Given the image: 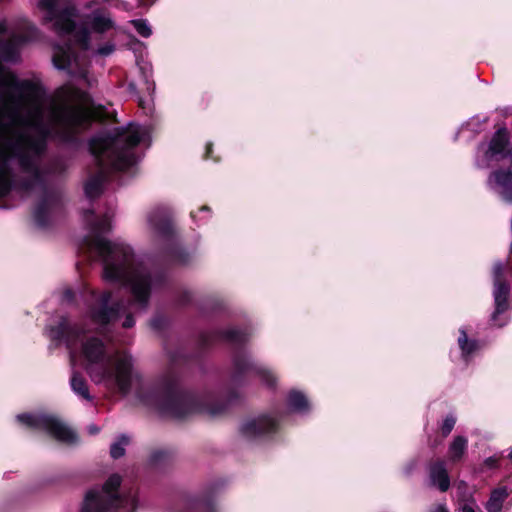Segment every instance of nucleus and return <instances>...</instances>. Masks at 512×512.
Instances as JSON below:
<instances>
[{
  "mask_svg": "<svg viewBox=\"0 0 512 512\" xmlns=\"http://www.w3.org/2000/svg\"><path fill=\"white\" fill-rule=\"evenodd\" d=\"M29 30L31 35L27 37L0 44L4 61H15L16 44L36 36V27ZM92 119L90 96L85 91L62 87L56 99L47 100L40 85L20 80L0 67V196L11 190L17 166L26 174L19 189L27 196L37 197L35 221L41 227L47 225L61 207V193L55 181L67 169L62 159L42 165L48 139L75 142Z\"/></svg>",
  "mask_w": 512,
  "mask_h": 512,
  "instance_id": "1",
  "label": "nucleus"
},
{
  "mask_svg": "<svg viewBox=\"0 0 512 512\" xmlns=\"http://www.w3.org/2000/svg\"><path fill=\"white\" fill-rule=\"evenodd\" d=\"M113 215L112 209L102 216L96 215L93 210L84 211L83 221L89 233L82 249L101 260L103 280L127 289L133 303L126 305L123 301H113L111 291L97 292L85 286L82 291L85 317L103 337L89 336L91 328L82 324L72 325L64 316L56 326H46L48 337L65 343L69 349L73 369L71 389L80 399L88 402L93 397L85 378L74 371L76 362L96 385H103L109 390L117 389L127 395L131 390L133 358L127 352L114 350L108 333L117 324L125 329L132 328L135 325L134 308L145 311L151 290L160 286L165 279L163 272L152 271L140 262L129 244L121 240L109 241L104 237L112 228Z\"/></svg>",
  "mask_w": 512,
  "mask_h": 512,
  "instance_id": "2",
  "label": "nucleus"
},
{
  "mask_svg": "<svg viewBox=\"0 0 512 512\" xmlns=\"http://www.w3.org/2000/svg\"><path fill=\"white\" fill-rule=\"evenodd\" d=\"M253 373L263 386L274 389L277 386L275 372L266 365L256 362L245 349H238L232 355L228 385L220 393H192L182 391L178 377L168 371L154 383H141L136 391L137 399L144 405L157 409L160 413L184 418L194 413L218 416L241 399L239 387L245 376Z\"/></svg>",
  "mask_w": 512,
  "mask_h": 512,
  "instance_id": "3",
  "label": "nucleus"
},
{
  "mask_svg": "<svg viewBox=\"0 0 512 512\" xmlns=\"http://www.w3.org/2000/svg\"><path fill=\"white\" fill-rule=\"evenodd\" d=\"M61 1L37 0V7L44 12V22L53 23V30L69 40L64 45L54 46L53 64L73 77L87 79L88 62L81 53L89 50L91 34H108L117 29V23L107 7L96 6L95 1H90L84 6L86 11L80 15L81 29L74 32L77 9L74 4L65 2L64 7L58 10Z\"/></svg>",
  "mask_w": 512,
  "mask_h": 512,
  "instance_id": "4",
  "label": "nucleus"
},
{
  "mask_svg": "<svg viewBox=\"0 0 512 512\" xmlns=\"http://www.w3.org/2000/svg\"><path fill=\"white\" fill-rule=\"evenodd\" d=\"M150 143L149 127L135 123L94 135L89 141V150L94 156L98 172L85 183L86 197H98L102 193L108 170L123 171L134 166L143 155L141 149L148 148Z\"/></svg>",
  "mask_w": 512,
  "mask_h": 512,
  "instance_id": "5",
  "label": "nucleus"
},
{
  "mask_svg": "<svg viewBox=\"0 0 512 512\" xmlns=\"http://www.w3.org/2000/svg\"><path fill=\"white\" fill-rule=\"evenodd\" d=\"M145 231L151 241L164 245L171 264L187 265L192 261L193 254L177 244V232L169 206L156 205L146 212Z\"/></svg>",
  "mask_w": 512,
  "mask_h": 512,
  "instance_id": "6",
  "label": "nucleus"
},
{
  "mask_svg": "<svg viewBox=\"0 0 512 512\" xmlns=\"http://www.w3.org/2000/svg\"><path fill=\"white\" fill-rule=\"evenodd\" d=\"M121 477L118 474L111 475L103 485H96L88 489L80 506V512H116L123 508L133 512L138 507L136 493L127 495L119 493Z\"/></svg>",
  "mask_w": 512,
  "mask_h": 512,
  "instance_id": "7",
  "label": "nucleus"
},
{
  "mask_svg": "<svg viewBox=\"0 0 512 512\" xmlns=\"http://www.w3.org/2000/svg\"><path fill=\"white\" fill-rule=\"evenodd\" d=\"M284 413L269 410L244 417L238 426L240 439L249 444H257L271 439L281 428Z\"/></svg>",
  "mask_w": 512,
  "mask_h": 512,
  "instance_id": "8",
  "label": "nucleus"
},
{
  "mask_svg": "<svg viewBox=\"0 0 512 512\" xmlns=\"http://www.w3.org/2000/svg\"><path fill=\"white\" fill-rule=\"evenodd\" d=\"M17 421L33 429H39L45 431L48 435L56 439L57 441L64 443H74L77 440V435L70 429L65 423L59 418L37 412V413H22L16 416Z\"/></svg>",
  "mask_w": 512,
  "mask_h": 512,
  "instance_id": "9",
  "label": "nucleus"
},
{
  "mask_svg": "<svg viewBox=\"0 0 512 512\" xmlns=\"http://www.w3.org/2000/svg\"><path fill=\"white\" fill-rule=\"evenodd\" d=\"M512 155L509 142V133L506 128H499L489 142L478 145L475 154V165L480 169H487L493 164Z\"/></svg>",
  "mask_w": 512,
  "mask_h": 512,
  "instance_id": "10",
  "label": "nucleus"
},
{
  "mask_svg": "<svg viewBox=\"0 0 512 512\" xmlns=\"http://www.w3.org/2000/svg\"><path fill=\"white\" fill-rule=\"evenodd\" d=\"M505 263L498 261L493 266V298L494 312L491 315V321L497 327H503L507 321H500L499 316L509 310L510 305L508 296L510 286L504 279Z\"/></svg>",
  "mask_w": 512,
  "mask_h": 512,
  "instance_id": "11",
  "label": "nucleus"
},
{
  "mask_svg": "<svg viewBox=\"0 0 512 512\" xmlns=\"http://www.w3.org/2000/svg\"><path fill=\"white\" fill-rule=\"evenodd\" d=\"M136 63H137V66L139 68V71L141 73V78H142L141 91H144L147 94V98H144L142 96H137L138 103H139V106L145 112H150L152 110V95L155 90V83L152 80V66L149 62H146L144 60H137ZM128 89L131 93L138 95L137 87L134 82H130L128 84Z\"/></svg>",
  "mask_w": 512,
  "mask_h": 512,
  "instance_id": "12",
  "label": "nucleus"
},
{
  "mask_svg": "<svg viewBox=\"0 0 512 512\" xmlns=\"http://www.w3.org/2000/svg\"><path fill=\"white\" fill-rule=\"evenodd\" d=\"M487 186L504 201L512 203V171L510 169L493 170L487 178Z\"/></svg>",
  "mask_w": 512,
  "mask_h": 512,
  "instance_id": "13",
  "label": "nucleus"
},
{
  "mask_svg": "<svg viewBox=\"0 0 512 512\" xmlns=\"http://www.w3.org/2000/svg\"><path fill=\"white\" fill-rule=\"evenodd\" d=\"M164 512H219L216 506L207 499L195 496L180 500Z\"/></svg>",
  "mask_w": 512,
  "mask_h": 512,
  "instance_id": "14",
  "label": "nucleus"
},
{
  "mask_svg": "<svg viewBox=\"0 0 512 512\" xmlns=\"http://www.w3.org/2000/svg\"><path fill=\"white\" fill-rule=\"evenodd\" d=\"M249 333L247 330L237 328H229L225 331H214L207 334L203 338L205 344H212L217 341H223L231 345H241L248 339Z\"/></svg>",
  "mask_w": 512,
  "mask_h": 512,
  "instance_id": "15",
  "label": "nucleus"
},
{
  "mask_svg": "<svg viewBox=\"0 0 512 512\" xmlns=\"http://www.w3.org/2000/svg\"><path fill=\"white\" fill-rule=\"evenodd\" d=\"M428 476L430 485L441 492H446L450 487V477L443 460H436L428 465Z\"/></svg>",
  "mask_w": 512,
  "mask_h": 512,
  "instance_id": "16",
  "label": "nucleus"
},
{
  "mask_svg": "<svg viewBox=\"0 0 512 512\" xmlns=\"http://www.w3.org/2000/svg\"><path fill=\"white\" fill-rule=\"evenodd\" d=\"M287 409L300 416H306L312 411V404L307 395L298 389H291L286 396Z\"/></svg>",
  "mask_w": 512,
  "mask_h": 512,
  "instance_id": "17",
  "label": "nucleus"
},
{
  "mask_svg": "<svg viewBox=\"0 0 512 512\" xmlns=\"http://www.w3.org/2000/svg\"><path fill=\"white\" fill-rule=\"evenodd\" d=\"M457 343L465 363H468L480 349V343L476 339L468 338L464 328L459 329Z\"/></svg>",
  "mask_w": 512,
  "mask_h": 512,
  "instance_id": "18",
  "label": "nucleus"
},
{
  "mask_svg": "<svg viewBox=\"0 0 512 512\" xmlns=\"http://www.w3.org/2000/svg\"><path fill=\"white\" fill-rule=\"evenodd\" d=\"M468 448V439L464 436H456L448 448V459L452 463L459 462Z\"/></svg>",
  "mask_w": 512,
  "mask_h": 512,
  "instance_id": "19",
  "label": "nucleus"
},
{
  "mask_svg": "<svg viewBox=\"0 0 512 512\" xmlns=\"http://www.w3.org/2000/svg\"><path fill=\"white\" fill-rule=\"evenodd\" d=\"M509 496V491L506 487H499L494 489L490 498L487 501L485 508L487 512H500L503 507V503Z\"/></svg>",
  "mask_w": 512,
  "mask_h": 512,
  "instance_id": "20",
  "label": "nucleus"
},
{
  "mask_svg": "<svg viewBox=\"0 0 512 512\" xmlns=\"http://www.w3.org/2000/svg\"><path fill=\"white\" fill-rule=\"evenodd\" d=\"M129 443V437L120 435L117 440L111 444L110 454L114 459H118L125 454V446Z\"/></svg>",
  "mask_w": 512,
  "mask_h": 512,
  "instance_id": "21",
  "label": "nucleus"
},
{
  "mask_svg": "<svg viewBox=\"0 0 512 512\" xmlns=\"http://www.w3.org/2000/svg\"><path fill=\"white\" fill-rule=\"evenodd\" d=\"M130 23L133 25L140 36L148 38L152 35V29L147 20L135 19L131 20Z\"/></svg>",
  "mask_w": 512,
  "mask_h": 512,
  "instance_id": "22",
  "label": "nucleus"
},
{
  "mask_svg": "<svg viewBox=\"0 0 512 512\" xmlns=\"http://www.w3.org/2000/svg\"><path fill=\"white\" fill-rule=\"evenodd\" d=\"M115 44L112 41H106L98 46V48L93 52L95 56L107 57L114 53Z\"/></svg>",
  "mask_w": 512,
  "mask_h": 512,
  "instance_id": "23",
  "label": "nucleus"
},
{
  "mask_svg": "<svg viewBox=\"0 0 512 512\" xmlns=\"http://www.w3.org/2000/svg\"><path fill=\"white\" fill-rule=\"evenodd\" d=\"M191 217L198 223H205L211 217V209L208 206H202L197 213L191 212Z\"/></svg>",
  "mask_w": 512,
  "mask_h": 512,
  "instance_id": "24",
  "label": "nucleus"
},
{
  "mask_svg": "<svg viewBox=\"0 0 512 512\" xmlns=\"http://www.w3.org/2000/svg\"><path fill=\"white\" fill-rule=\"evenodd\" d=\"M456 423V418L453 415H448L443 421L441 431L443 436H448L453 430Z\"/></svg>",
  "mask_w": 512,
  "mask_h": 512,
  "instance_id": "25",
  "label": "nucleus"
},
{
  "mask_svg": "<svg viewBox=\"0 0 512 512\" xmlns=\"http://www.w3.org/2000/svg\"><path fill=\"white\" fill-rule=\"evenodd\" d=\"M463 502L459 507V512H481L473 499H463Z\"/></svg>",
  "mask_w": 512,
  "mask_h": 512,
  "instance_id": "26",
  "label": "nucleus"
},
{
  "mask_svg": "<svg viewBox=\"0 0 512 512\" xmlns=\"http://www.w3.org/2000/svg\"><path fill=\"white\" fill-rule=\"evenodd\" d=\"M165 323H166V321H165L164 317H162V316H155L151 320L150 325L155 330H161L164 327Z\"/></svg>",
  "mask_w": 512,
  "mask_h": 512,
  "instance_id": "27",
  "label": "nucleus"
},
{
  "mask_svg": "<svg viewBox=\"0 0 512 512\" xmlns=\"http://www.w3.org/2000/svg\"><path fill=\"white\" fill-rule=\"evenodd\" d=\"M75 298V293L71 289H65L62 294V302L63 303H71Z\"/></svg>",
  "mask_w": 512,
  "mask_h": 512,
  "instance_id": "28",
  "label": "nucleus"
},
{
  "mask_svg": "<svg viewBox=\"0 0 512 512\" xmlns=\"http://www.w3.org/2000/svg\"><path fill=\"white\" fill-rule=\"evenodd\" d=\"M484 465L489 469L496 468L498 466V458L488 457L487 459H485Z\"/></svg>",
  "mask_w": 512,
  "mask_h": 512,
  "instance_id": "29",
  "label": "nucleus"
},
{
  "mask_svg": "<svg viewBox=\"0 0 512 512\" xmlns=\"http://www.w3.org/2000/svg\"><path fill=\"white\" fill-rule=\"evenodd\" d=\"M154 2H155V0H138V5L141 7H149Z\"/></svg>",
  "mask_w": 512,
  "mask_h": 512,
  "instance_id": "30",
  "label": "nucleus"
},
{
  "mask_svg": "<svg viewBox=\"0 0 512 512\" xmlns=\"http://www.w3.org/2000/svg\"><path fill=\"white\" fill-rule=\"evenodd\" d=\"M431 512H449L444 504H438Z\"/></svg>",
  "mask_w": 512,
  "mask_h": 512,
  "instance_id": "31",
  "label": "nucleus"
},
{
  "mask_svg": "<svg viewBox=\"0 0 512 512\" xmlns=\"http://www.w3.org/2000/svg\"><path fill=\"white\" fill-rule=\"evenodd\" d=\"M416 466V463L415 462H411L406 468H405V473L406 474H410L412 472V470L415 468Z\"/></svg>",
  "mask_w": 512,
  "mask_h": 512,
  "instance_id": "32",
  "label": "nucleus"
},
{
  "mask_svg": "<svg viewBox=\"0 0 512 512\" xmlns=\"http://www.w3.org/2000/svg\"><path fill=\"white\" fill-rule=\"evenodd\" d=\"M88 431H89L90 434H96V433H98L99 428L97 426H95V425H90L88 427Z\"/></svg>",
  "mask_w": 512,
  "mask_h": 512,
  "instance_id": "33",
  "label": "nucleus"
},
{
  "mask_svg": "<svg viewBox=\"0 0 512 512\" xmlns=\"http://www.w3.org/2000/svg\"><path fill=\"white\" fill-rule=\"evenodd\" d=\"M103 3L105 4H108V5H113V6H117V2L119 0H101Z\"/></svg>",
  "mask_w": 512,
  "mask_h": 512,
  "instance_id": "34",
  "label": "nucleus"
},
{
  "mask_svg": "<svg viewBox=\"0 0 512 512\" xmlns=\"http://www.w3.org/2000/svg\"><path fill=\"white\" fill-rule=\"evenodd\" d=\"M6 31V24L5 22H0V34L4 33Z\"/></svg>",
  "mask_w": 512,
  "mask_h": 512,
  "instance_id": "35",
  "label": "nucleus"
},
{
  "mask_svg": "<svg viewBox=\"0 0 512 512\" xmlns=\"http://www.w3.org/2000/svg\"><path fill=\"white\" fill-rule=\"evenodd\" d=\"M211 148H212V145H211V144H208V145H207V151H206V157H207V158H210V157H211V155H210V153H211Z\"/></svg>",
  "mask_w": 512,
  "mask_h": 512,
  "instance_id": "36",
  "label": "nucleus"
},
{
  "mask_svg": "<svg viewBox=\"0 0 512 512\" xmlns=\"http://www.w3.org/2000/svg\"><path fill=\"white\" fill-rule=\"evenodd\" d=\"M465 486H466V484H465L463 481L459 482V484H458V490H460V489L464 488Z\"/></svg>",
  "mask_w": 512,
  "mask_h": 512,
  "instance_id": "37",
  "label": "nucleus"
},
{
  "mask_svg": "<svg viewBox=\"0 0 512 512\" xmlns=\"http://www.w3.org/2000/svg\"><path fill=\"white\" fill-rule=\"evenodd\" d=\"M177 358H178V356H177L176 354H175V355H171V361H172L173 363H176V362H177Z\"/></svg>",
  "mask_w": 512,
  "mask_h": 512,
  "instance_id": "38",
  "label": "nucleus"
},
{
  "mask_svg": "<svg viewBox=\"0 0 512 512\" xmlns=\"http://www.w3.org/2000/svg\"><path fill=\"white\" fill-rule=\"evenodd\" d=\"M160 455H161V453H160V452L155 453V454L153 455L154 460H156V458H157V457H159Z\"/></svg>",
  "mask_w": 512,
  "mask_h": 512,
  "instance_id": "39",
  "label": "nucleus"
},
{
  "mask_svg": "<svg viewBox=\"0 0 512 512\" xmlns=\"http://www.w3.org/2000/svg\"><path fill=\"white\" fill-rule=\"evenodd\" d=\"M508 458L512 459V447H511V448H510V450H509Z\"/></svg>",
  "mask_w": 512,
  "mask_h": 512,
  "instance_id": "40",
  "label": "nucleus"
},
{
  "mask_svg": "<svg viewBox=\"0 0 512 512\" xmlns=\"http://www.w3.org/2000/svg\"><path fill=\"white\" fill-rule=\"evenodd\" d=\"M186 297H187V299L185 301H188V299H189V292H186Z\"/></svg>",
  "mask_w": 512,
  "mask_h": 512,
  "instance_id": "41",
  "label": "nucleus"
}]
</instances>
